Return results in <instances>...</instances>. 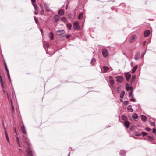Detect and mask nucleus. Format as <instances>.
I'll list each match as a JSON object with an SVG mask.
<instances>
[{
	"mask_svg": "<svg viewBox=\"0 0 156 156\" xmlns=\"http://www.w3.org/2000/svg\"><path fill=\"white\" fill-rule=\"evenodd\" d=\"M120 101L121 102H122L123 101V98H120Z\"/></svg>",
	"mask_w": 156,
	"mask_h": 156,
	"instance_id": "obj_56",
	"label": "nucleus"
},
{
	"mask_svg": "<svg viewBox=\"0 0 156 156\" xmlns=\"http://www.w3.org/2000/svg\"><path fill=\"white\" fill-rule=\"evenodd\" d=\"M34 20H35V22L37 24H38V20L37 18H36L35 17H34Z\"/></svg>",
	"mask_w": 156,
	"mask_h": 156,
	"instance_id": "obj_43",
	"label": "nucleus"
},
{
	"mask_svg": "<svg viewBox=\"0 0 156 156\" xmlns=\"http://www.w3.org/2000/svg\"><path fill=\"white\" fill-rule=\"evenodd\" d=\"M32 5L34 7L35 10L36 11H38V8L36 4L35 3H32Z\"/></svg>",
	"mask_w": 156,
	"mask_h": 156,
	"instance_id": "obj_23",
	"label": "nucleus"
},
{
	"mask_svg": "<svg viewBox=\"0 0 156 156\" xmlns=\"http://www.w3.org/2000/svg\"><path fill=\"white\" fill-rule=\"evenodd\" d=\"M5 68L7 72V73H9V70L8 69L7 66H6V67H5Z\"/></svg>",
	"mask_w": 156,
	"mask_h": 156,
	"instance_id": "obj_44",
	"label": "nucleus"
},
{
	"mask_svg": "<svg viewBox=\"0 0 156 156\" xmlns=\"http://www.w3.org/2000/svg\"><path fill=\"white\" fill-rule=\"evenodd\" d=\"M19 150L20 152L21 153H23L22 150L21 149H19Z\"/></svg>",
	"mask_w": 156,
	"mask_h": 156,
	"instance_id": "obj_52",
	"label": "nucleus"
},
{
	"mask_svg": "<svg viewBox=\"0 0 156 156\" xmlns=\"http://www.w3.org/2000/svg\"><path fill=\"white\" fill-rule=\"evenodd\" d=\"M61 20L65 22L66 21V18L65 17H62L61 19Z\"/></svg>",
	"mask_w": 156,
	"mask_h": 156,
	"instance_id": "obj_31",
	"label": "nucleus"
},
{
	"mask_svg": "<svg viewBox=\"0 0 156 156\" xmlns=\"http://www.w3.org/2000/svg\"><path fill=\"white\" fill-rule=\"evenodd\" d=\"M71 36V35H66V37L68 39Z\"/></svg>",
	"mask_w": 156,
	"mask_h": 156,
	"instance_id": "obj_46",
	"label": "nucleus"
},
{
	"mask_svg": "<svg viewBox=\"0 0 156 156\" xmlns=\"http://www.w3.org/2000/svg\"><path fill=\"white\" fill-rule=\"evenodd\" d=\"M125 76L126 78V79L127 81H129L130 80V78H131V74H129V72L125 73Z\"/></svg>",
	"mask_w": 156,
	"mask_h": 156,
	"instance_id": "obj_5",
	"label": "nucleus"
},
{
	"mask_svg": "<svg viewBox=\"0 0 156 156\" xmlns=\"http://www.w3.org/2000/svg\"><path fill=\"white\" fill-rule=\"evenodd\" d=\"M109 68L106 66H104L103 67V70L104 73H106L109 69Z\"/></svg>",
	"mask_w": 156,
	"mask_h": 156,
	"instance_id": "obj_19",
	"label": "nucleus"
},
{
	"mask_svg": "<svg viewBox=\"0 0 156 156\" xmlns=\"http://www.w3.org/2000/svg\"><path fill=\"white\" fill-rule=\"evenodd\" d=\"M17 141H18V144L19 146V147H21V146L20 145V143H19V141L18 138V137H17Z\"/></svg>",
	"mask_w": 156,
	"mask_h": 156,
	"instance_id": "obj_42",
	"label": "nucleus"
},
{
	"mask_svg": "<svg viewBox=\"0 0 156 156\" xmlns=\"http://www.w3.org/2000/svg\"><path fill=\"white\" fill-rule=\"evenodd\" d=\"M6 140H7V142L8 143H9L10 141H9V138L8 136H6Z\"/></svg>",
	"mask_w": 156,
	"mask_h": 156,
	"instance_id": "obj_39",
	"label": "nucleus"
},
{
	"mask_svg": "<svg viewBox=\"0 0 156 156\" xmlns=\"http://www.w3.org/2000/svg\"><path fill=\"white\" fill-rule=\"evenodd\" d=\"M31 1L33 3H34L35 2V0H31Z\"/></svg>",
	"mask_w": 156,
	"mask_h": 156,
	"instance_id": "obj_55",
	"label": "nucleus"
},
{
	"mask_svg": "<svg viewBox=\"0 0 156 156\" xmlns=\"http://www.w3.org/2000/svg\"><path fill=\"white\" fill-rule=\"evenodd\" d=\"M3 126L4 127V130H5V135H6V136H8V134H7V132L6 131V130L5 128V127L4 126V125H3Z\"/></svg>",
	"mask_w": 156,
	"mask_h": 156,
	"instance_id": "obj_34",
	"label": "nucleus"
},
{
	"mask_svg": "<svg viewBox=\"0 0 156 156\" xmlns=\"http://www.w3.org/2000/svg\"><path fill=\"white\" fill-rule=\"evenodd\" d=\"M124 104L125 105H127L128 104V101H125L124 102Z\"/></svg>",
	"mask_w": 156,
	"mask_h": 156,
	"instance_id": "obj_41",
	"label": "nucleus"
},
{
	"mask_svg": "<svg viewBox=\"0 0 156 156\" xmlns=\"http://www.w3.org/2000/svg\"><path fill=\"white\" fill-rule=\"evenodd\" d=\"M125 94V92L124 91H122L120 94V98H123L124 95Z\"/></svg>",
	"mask_w": 156,
	"mask_h": 156,
	"instance_id": "obj_24",
	"label": "nucleus"
},
{
	"mask_svg": "<svg viewBox=\"0 0 156 156\" xmlns=\"http://www.w3.org/2000/svg\"><path fill=\"white\" fill-rule=\"evenodd\" d=\"M136 38V36L135 35H132L130 38L129 41L130 43H133L135 41Z\"/></svg>",
	"mask_w": 156,
	"mask_h": 156,
	"instance_id": "obj_3",
	"label": "nucleus"
},
{
	"mask_svg": "<svg viewBox=\"0 0 156 156\" xmlns=\"http://www.w3.org/2000/svg\"><path fill=\"white\" fill-rule=\"evenodd\" d=\"M14 131L15 132V133L17 134V132H16V128L15 127H14Z\"/></svg>",
	"mask_w": 156,
	"mask_h": 156,
	"instance_id": "obj_59",
	"label": "nucleus"
},
{
	"mask_svg": "<svg viewBox=\"0 0 156 156\" xmlns=\"http://www.w3.org/2000/svg\"><path fill=\"white\" fill-rule=\"evenodd\" d=\"M141 135H142L141 133H137L136 134H135V135L137 136H141Z\"/></svg>",
	"mask_w": 156,
	"mask_h": 156,
	"instance_id": "obj_38",
	"label": "nucleus"
},
{
	"mask_svg": "<svg viewBox=\"0 0 156 156\" xmlns=\"http://www.w3.org/2000/svg\"><path fill=\"white\" fill-rule=\"evenodd\" d=\"M127 110L128 111L133 112V110L132 108V106L130 105H129L128 106Z\"/></svg>",
	"mask_w": 156,
	"mask_h": 156,
	"instance_id": "obj_18",
	"label": "nucleus"
},
{
	"mask_svg": "<svg viewBox=\"0 0 156 156\" xmlns=\"http://www.w3.org/2000/svg\"><path fill=\"white\" fill-rule=\"evenodd\" d=\"M140 53L139 52H137L135 55L134 59L135 60H137L139 59L140 57Z\"/></svg>",
	"mask_w": 156,
	"mask_h": 156,
	"instance_id": "obj_11",
	"label": "nucleus"
},
{
	"mask_svg": "<svg viewBox=\"0 0 156 156\" xmlns=\"http://www.w3.org/2000/svg\"><path fill=\"white\" fill-rule=\"evenodd\" d=\"M50 37L51 40H53L54 39V34L51 31L50 32Z\"/></svg>",
	"mask_w": 156,
	"mask_h": 156,
	"instance_id": "obj_21",
	"label": "nucleus"
},
{
	"mask_svg": "<svg viewBox=\"0 0 156 156\" xmlns=\"http://www.w3.org/2000/svg\"><path fill=\"white\" fill-rule=\"evenodd\" d=\"M130 101H132L134 102V101H135V99L133 98H131L130 99Z\"/></svg>",
	"mask_w": 156,
	"mask_h": 156,
	"instance_id": "obj_51",
	"label": "nucleus"
},
{
	"mask_svg": "<svg viewBox=\"0 0 156 156\" xmlns=\"http://www.w3.org/2000/svg\"><path fill=\"white\" fill-rule=\"evenodd\" d=\"M59 18L60 17L58 15H55L54 17V21L56 23L58 22L59 20Z\"/></svg>",
	"mask_w": 156,
	"mask_h": 156,
	"instance_id": "obj_8",
	"label": "nucleus"
},
{
	"mask_svg": "<svg viewBox=\"0 0 156 156\" xmlns=\"http://www.w3.org/2000/svg\"><path fill=\"white\" fill-rule=\"evenodd\" d=\"M124 125L127 128H128L130 125V123L129 121H126L124 122Z\"/></svg>",
	"mask_w": 156,
	"mask_h": 156,
	"instance_id": "obj_12",
	"label": "nucleus"
},
{
	"mask_svg": "<svg viewBox=\"0 0 156 156\" xmlns=\"http://www.w3.org/2000/svg\"><path fill=\"white\" fill-rule=\"evenodd\" d=\"M21 130L22 133L23 134H26V129L24 125H23L22 126H21Z\"/></svg>",
	"mask_w": 156,
	"mask_h": 156,
	"instance_id": "obj_13",
	"label": "nucleus"
},
{
	"mask_svg": "<svg viewBox=\"0 0 156 156\" xmlns=\"http://www.w3.org/2000/svg\"><path fill=\"white\" fill-rule=\"evenodd\" d=\"M130 91H131L130 92H132L133 90V87H129V89Z\"/></svg>",
	"mask_w": 156,
	"mask_h": 156,
	"instance_id": "obj_45",
	"label": "nucleus"
},
{
	"mask_svg": "<svg viewBox=\"0 0 156 156\" xmlns=\"http://www.w3.org/2000/svg\"><path fill=\"white\" fill-rule=\"evenodd\" d=\"M126 86L127 90H129V84L128 83H126Z\"/></svg>",
	"mask_w": 156,
	"mask_h": 156,
	"instance_id": "obj_30",
	"label": "nucleus"
},
{
	"mask_svg": "<svg viewBox=\"0 0 156 156\" xmlns=\"http://www.w3.org/2000/svg\"><path fill=\"white\" fill-rule=\"evenodd\" d=\"M150 31L149 30H147L145 31L144 33V36L145 37H148L150 34Z\"/></svg>",
	"mask_w": 156,
	"mask_h": 156,
	"instance_id": "obj_7",
	"label": "nucleus"
},
{
	"mask_svg": "<svg viewBox=\"0 0 156 156\" xmlns=\"http://www.w3.org/2000/svg\"><path fill=\"white\" fill-rule=\"evenodd\" d=\"M141 134L143 136H146L147 134V132H143L141 133Z\"/></svg>",
	"mask_w": 156,
	"mask_h": 156,
	"instance_id": "obj_29",
	"label": "nucleus"
},
{
	"mask_svg": "<svg viewBox=\"0 0 156 156\" xmlns=\"http://www.w3.org/2000/svg\"><path fill=\"white\" fill-rule=\"evenodd\" d=\"M120 154L121 156H125L126 154V152L125 151H122L120 152Z\"/></svg>",
	"mask_w": 156,
	"mask_h": 156,
	"instance_id": "obj_22",
	"label": "nucleus"
},
{
	"mask_svg": "<svg viewBox=\"0 0 156 156\" xmlns=\"http://www.w3.org/2000/svg\"><path fill=\"white\" fill-rule=\"evenodd\" d=\"M117 81L120 83L123 82L124 78L122 76H117L116 77Z\"/></svg>",
	"mask_w": 156,
	"mask_h": 156,
	"instance_id": "obj_4",
	"label": "nucleus"
},
{
	"mask_svg": "<svg viewBox=\"0 0 156 156\" xmlns=\"http://www.w3.org/2000/svg\"><path fill=\"white\" fill-rule=\"evenodd\" d=\"M153 120V119H152V118H150V119H149V120L150 121V120Z\"/></svg>",
	"mask_w": 156,
	"mask_h": 156,
	"instance_id": "obj_64",
	"label": "nucleus"
},
{
	"mask_svg": "<svg viewBox=\"0 0 156 156\" xmlns=\"http://www.w3.org/2000/svg\"><path fill=\"white\" fill-rule=\"evenodd\" d=\"M96 61V59L95 58H92L90 62L91 64H92L93 66H94L95 64Z\"/></svg>",
	"mask_w": 156,
	"mask_h": 156,
	"instance_id": "obj_15",
	"label": "nucleus"
},
{
	"mask_svg": "<svg viewBox=\"0 0 156 156\" xmlns=\"http://www.w3.org/2000/svg\"><path fill=\"white\" fill-rule=\"evenodd\" d=\"M12 110H14V107H13V105L12 106Z\"/></svg>",
	"mask_w": 156,
	"mask_h": 156,
	"instance_id": "obj_62",
	"label": "nucleus"
},
{
	"mask_svg": "<svg viewBox=\"0 0 156 156\" xmlns=\"http://www.w3.org/2000/svg\"><path fill=\"white\" fill-rule=\"evenodd\" d=\"M83 13H80L78 16V18L79 20H80L83 17Z\"/></svg>",
	"mask_w": 156,
	"mask_h": 156,
	"instance_id": "obj_26",
	"label": "nucleus"
},
{
	"mask_svg": "<svg viewBox=\"0 0 156 156\" xmlns=\"http://www.w3.org/2000/svg\"><path fill=\"white\" fill-rule=\"evenodd\" d=\"M145 53H144L141 56V58L143 57L144 55H145Z\"/></svg>",
	"mask_w": 156,
	"mask_h": 156,
	"instance_id": "obj_57",
	"label": "nucleus"
},
{
	"mask_svg": "<svg viewBox=\"0 0 156 156\" xmlns=\"http://www.w3.org/2000/svg\"><path fill=\"white\" fill-rule=\"evenodd\" d=\"M117 91H118L120 89V87H118L117 88Z\"/></svg>",
	"mask_w": 156,
	"mask_h": 156,
	"instance_id": "obj_58",
	"label": "nucleus"
},
{
	"mask_svg": "<svg viewBox=\"0 0 156 156\" xmlns=\"http://www.w3.org/2000/svg\"><path fill=\"white\" fill-rule=\"evenodd\" d=\"M146 130L147 131H151V129L149 127H146L145 128Z\"/></svg>",
	"mask_w": 156,
	"mask_h": 156,
	"instance_id": "obj_35",
	"label": "nucleus"
},
{
	"mask_svg": "<svg viewBox=\"0 0 156 156\" xmlns=\"http://www.w3.org/2000/svg\"><path fill=\"white\" fill-rule=\"evenodd\" d=\"M44 12V10H43V9H42V10H41V14L42 15H43Z\"/></svg>",
	"mask_w": 156,
	"mask_h": 156,
	"instance_id": "obj_49",
	"label": "nucleus"
},
{
	"mask_svg": "<svg viewBox=\"0 0 156 156\" xmlns=\"http://www.w3.org/2000/svg\"><path fill=\"white\" fill-rule=\"evenodd\" d=\"M24 141L28 145L27 149H26L27 155L26 156H33L32 150L30 143V140L27 138L26 137L24 140Z\"/></svg>",
	"mask_w": 156,
	"mask_h": 156,
	"instance_id": "obj_1",
	"label": "nucleus"
},
{
	"mask_svg": "<svg viewBox=\"0 0 156 156\" xmlns=\"http://www.w3.org/2000/svg\"><path fill=\"white\" fill-rule=\"evenodd\" d=\"M132 117L133 119H137L138 118V116L137 114L134 113Z\"/></svg>",
	"mask_w": 156,
	"mask_h": 156,
	"instance_id": "obj_27",
	"label": "nucleus"
},
{
	"mask_svg": "<svg viewBox=\"0 0 156 156\" xmlns=\"http://www.w3.org/2000/svg\"><path fill=\"white\" fill-rule=\"evenodd\" d=\"M64 13V10L63 9L59 10L58 12V14L61 16L63 15Z\"/></svg>",
	"mask_w": 156,
	"mask_h": 156,
	"instance_id": "obj_16",
	"label": "nucleus"
},
{
	"mask_svg": "<svg viewBox=\"0 0 156 156\" xmlns=\"http://www.w3.org/2000/svg\"><path fill=\"white\" fill-rule=\"evenodd\" d=\"M138 67V66L137 65H135L133 67L132 70V73H134L136 71V70L137 68Z\"/></svg>",
	"mask_w": 156,
	"mask_h": 156,
	"instance_id": "obj_17",
	"label": "nucleus"
},
{
	"mask_svg": "<svg viewBox=\"0 0 156 156\" xmlns=\"http://www.w3.org/2000/svg\"><path fill=\"white\" fill-rule=\"evenodd\" d=\"M0 83L1 84V85L2 86V88H3L4 87V85H3V82H0Z\"/></svg>",
	"mask_w": 156,
	"mask_h": 156,
	"instance_id": "obj_50",
	"label": "nucleus"
},
{
	"mask_svg": "<svg viewBox=\"0 0 156 156\" xmlns=\"http://www.w3.org/2000/svg\"><path fill=\"white\" fill-rule=\"evenodd\" d=\"M58 33H60V34H58L64 35L65 34V31L63 30H59L58 31Z\"/></svg>",
	"mask_w": 156,
	"mask_h": 156,
	"instance_id": "obj_20",
	"label": "nucleus"
},
{
	"mask_svg": "<svg viewBox=\"0 0 156 156\" xmlns=\"http://www.w3.org/2000/svg\"><path fill=\"white\" fill-rule=\"evenodd\" d=\"M136 78V76L135 75H133L132 76L131 80V82H133L134 81V80H135Z\"/></svg>",
	"mask_w": 156,
	"mask_h": 156,
	"instance_id": "obj_28",
	"label": "nucleus"
},
{
	"mask_svg": "<svg viewBox=\"0 0 156 156\" xmlns=\"http://www.w3.org/2000/svg\"><path fill=\"white\" fill-rule=\"evenodd\" d=\"M0 82H2V78L1 75H0Z\"/></svg>",
	"mask_w": 156,
	"mask_h": 156,
	"instance_id": "obj_54",
	"label": "nucleus"
},
{
	"mask_svg": "<svg viewBox=\"0 0 156 156\" xmlns=\"http://www.w3.org/2000/svg\"><path fill=\"white\" fill-rule=\"evenodd\" d=\"M4 64H5V67H6V66H7V65H6V64L5 61H4Z\"/></svg>",
	"mask_w": 156,
	"mask_h": 156,
	"instance_id": "obj_60",
	"label": "nucleus"
},
{
	"mask_svg": "<svg viewBox=\"0 0 156 156\" xmlns=\"http://www.w3.org/2000/svg\"><path fill=\"white\" fill-rule=\"evenodd\" d=\"M34 13L36 15L37 14H38V11L35 12Z\"/></svg>",
	"mask_w": 156,
	"mask_h": 156,
	"instance_id": "obj_61",
	"label": "nucleus"
},
{
	"mask_svg": "<svg viewBox=\"0 0 156 156\" xmlns=\"http://www.w3.org/2000/svg\"><path fill=\"white\" fill-rule=\"evenodd\" d=\"M109 78H110V83L111 85H113L115 83V82L113 80V77L111 76H109Z\"/></svg>",
	"mask_w": 156,
	"mask_h": 156,
	"instance_id": "obj_10",
	"label": "nucleus"
},
{
	"mask_svg": "<svg viewBox=\"0 0 156 156\" xmlns=\"http://www.w3.org/2000/svg\"><path fill=\"white\" fill-rule=\"evenodd\" d=\"M102 53L103 57L105 58H107L108 55L109 53L108 51L105 48L102 50Z\"/></svg>",
	"mask_w": 156,
	"mask_h": 156,
	"instance_id": "obj_2",
	"label": "nucleus"
},
{
	"mask_svg": "<svg viewBox=\"0 0 156 156\" xmlns=\"http://www.w3.org/2000/svg\"><path fill=\"white\" fill-rule=\"evenodd\" d=\"M141 118L142 120L144 122H146L147 120V117L144 115H141Z\"/></svg>",
	"mask_w": 156,
	"mask_h": 156,
	"instance_id": "obj_9",
	"label": "nucleus"
},
{
	"mask_svg": "<svg viewBox=\"0 0 156 156\" xmlns=\"http://www.w3.org/2000/svg\"><path fill=\"white\" fill-rule=\"evenodd\" d=\"M40 6L41 9H43V5L41 4H40Z\"/></svg>",
	"mask_w": 156,
	"mask_h": 156,
	"instance_id": "obj_53",
	"label": "nucleus"
},
{
	"mask_svg": "<svg viewBox=\"0 0 156 156\" xmlns=\"http://www.w3.org/2000/svg\"><path fill=\"white\" fill-rule=\"evenodd\" d=\"M144 139L145 140H147V141H148V140H148V139H147V138H144Z\"/></svg>",
	"mask_w": 156,
	"mask_h": 156,
	"instance_id": "obj_63",
	"label": "nucleus"
},
{
	"mask_svg": "<svg viewBox=\"0 0 156 156\" xmlns=\"http://www.w3.org/2000/svg\"><path fill=\"white\" fill-rule=\"evenodd\" d=\"M44 45H45L46 46L47 48H48L49 47V44L48 43H46Z\"/></svg>",
	"mask_w": 156,
	"mask_h": 156,
	"instance_id": "obj_48",
	"label": "nucleus"
},
{
	"mask_svg": "<svg viewBox=\"0 0 156 156\" xmlns=\"http://www.w3.org/2000/svg\"><path fill=\"white\" fill-rule=\"evenodd\" d=\"M66 27L69 30H70L71 29L72 25L71 23L67 24H66Z\"/></svg>",
	"mask_w": 156,
	"mask_h": 156,
	"instance_id": "obj_25",
	"label": "nucleus"
},
{
	"mask_svg": "<svg viewBox=\"0 0 156 156\" xmlns=\"http://www.w3.org/2000/svg\"><path fill=\"white\" fill-rule=\"evenodd\" d=\"M78 25L79 24L77 22H76L74 23L73 27L75 30H78Z\"/></svg>",
	"mask_w": 156,
	"mask_h": 156,
	"instance_id": "obj_6",
	"label": "nucleus"
},
{
	"mask_svg": "<svg viewBox=\"0 0 156 156\" xmlns=\"http://www.w3.org/2000/svg\"><path fill=\"white\" fill-rule=\"evenodd\" d=\"M126 118V117L125 115H122V119L124 120Z\"/></svg>",
	"mask_w": 156,
	"mask_h": 156,
	"instance_id": "obj_40",
	"label": "nucleus"
},
{
	"mask_svg": "<svg viewBox=\"0 0 156 156\" xmlns=\"http://www.w3.org/2000/svg\"><path fill=\"white\" fill-rule=\"evenodd\" d=\"M153 132L154 133L156 134V129H153Z\"/></svg>",
	"mask_w": 156,
	"mask_h": 156,
	"instance_id": "obj_47",
	"label": "nucleus"
},
{
	"mask_svg": "<svg viewBox=\"0 0 156 156\" xmlns=\"http://www.w3.org/2000/svg\"><path fill=\"white\" fill-rule=\"evenodd\" d=\"M147 137L149 138V139L153 140V137H152L151 136H147Z\"/></svg>",
	"mask_w": 156,
	"mask_h": 156,
	"instance_id": "obj_32",
	"label": "nucleus"
},
{
	"mask_svg": "<svg viewBox=\"0 0 156 156\" xmlns=\"http://www.w3.org/2000/svg\"><path fill=\"white\" fill-rule=\"evenodd\" d=\"M44 5L45 9L47 12H50L51 11V10L48 7V5L46 3H45L44 4Z\"/></svg>",
	"mask_w": 156,
	"mask_h": 156,
	"instance_id": "obj_14",
	"label": "nucleus"
},
{
	"mask_svg": "<svg viewBox=\"0 0 156 156\" xmlns=\"http://www.w3.org/2000/svg\"><path fill=\"white\" fill-rule=\"evenodd\" d=\"M129 97L130 98H133V94L132 92H130L129 93Z\"/></svg>",
	"mask_w": 156,
	"mask_h": 156,
	"instance_id": "obj_37",
	"label": "nucleus"
},
{
	"mask_svg": "<svg viewBox=\"0 0 156 156\" xmlns=\"http://www.w3.org/2000/svg\"><path fill=\"white\" fill-rule=\"evenodd\" d=\"M7 75L8 78L10 82H11V80L9 73H7Z\"/></svg>",
	"mask_w": 156,
	"mask_h": 156,
	"instance_id": "obj_33",
	"label": "nucleus"
},
{
	"mask_svg": "<svg viewBox=\"0 0 156 156\" xmlns=\"http://www.w3.org/2000/svg\"><path fill=\"white\" fill-rule=\"evenodd\" d=\"M150 124H151V126H155V122H150Z\"/></svg>",
	"mask_w": 156,
	"mask_h": 156,
	"instance_id": "obj_36",
	"label": "nucleus"
}]
</instances>
